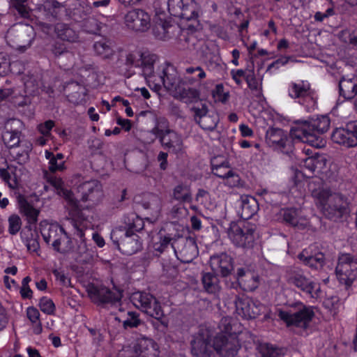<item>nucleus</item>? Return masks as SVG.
<instances>
[{"label":"nucleus","mask_w":357,"mask_h":357,"mask_svg":"<svg viewBox=\"0 0 357 357\" xmlns=\"http://www.w3.org/2000/svg\"><path fill=\"white\" fill-rule=\"evenodd\" d=\"M212 95L222 103L227 102L229 98V92H225L224 85L222 83L216 84L212 91Z\"/></svg>","instance_id":"nucleus-54"},{"label":"nucleus","mask_w":357,"mask_h":357,"mask_svg":"<svg viewBox=\"0 0 357 357\" xmlns=\"http://www.w3.org/2000/svg\"><path fill=\"white\" fill-rule=\"evenodd\" d=\"M142 53L131 52L126 56V65L129 67L139 68L142 65Z\"/></svg>","instance_id":"nucleus-59"},{"label":"nucleus","mask_w":357,"mask_h":357,"mask_svg":"<svg viewBox=\"0 0 357 357\" xmlns=\"http://www.w3.org/2000/svg\"><path fill=\"white\" fill-rule=\"evenodd\" d=\"M134 348L135 353L140 357H158L159 355L157 344L146 337L139 338Z\"/></svg>","instance_id":"nucleus-25"},{"label":"nucleus","mask_w":357,"mask_h":357,"mask_svg":"<svg viewBox=\"0 0 357 357\" xmlns=\"http://www.w3.org/2000/svg\"><path fill=\"white\" fill-rule=\"evenodd\" d=\"M55 126V122L53 120L49 119L43 123H40L37 126V130L42 135L47 137H52V130Z\"/></svg>","instance_id":"nucleus-52"},{"label":"nucleus","mask_w":357,"mask_h":357,"mask_svg":"<svg viewBox=\"0 0 357 357\" xmlns=\"http://www.w3.org/2000/svg\"><path fill=\"white\" fill-rule=\"evenodd\" d=\"M175 29H178V32H181L179 39L185 40L187 48H195L198 40L196 36V28L194 25L189 24L186 29H181L174 26L170 20L162 18L160 15L155 16L152 33L156 39L166 40L171 38L175 35Z\"/></svg>","instance_id":"nucleus-4"},{"label":"nucleus","mask_w":357,"mask_h":357,"mask_svg":"<svg viewBox=\"0 0 357 357\" xmlns=\"http://www.w3.org/2000/svg\"><path fill=\"white\" fill-rule=\"evenodd\" d=\"M248 68L243 69H232L230 71V75L232 79L238 86H241L243 81H245V76L248 75Z\"/></svg>","instance_id":"nucleus-57"},{"label":"nucleus","mask_w":357,"mask_h":357,"mask_svg":"<svg viewBox=\"0 0 357 357\" xmlns=\"http://www.w3.org/2000/svg\"><path fill=\"white\" fill-rule=\"evenodd\" d=\"M331 140L347 148L357 146V123L350 121L344 127L335 128L332 132Z\"/></svg>","instance_id":"nucleus-18"},{"label":"nucleus","mask_w":357,"mask_h":357,"mask_svg":"<svg viewBox=\"0 0 357 357\" xmlns=\"http://www.w3.org/2000/svg\"><path fill=\"white\" fill-rule=\"evenodd\" d=\"M312 195L317 208L330 220L336 222L349 213L347 197L331 187L314 190Z\"/></svg>","instance_id":"nucleus-1"},{"label":"nucleus","mask_w":357,"mask_h":357,"mask_svg":"<svg viewBox=\"0 0 357 357\" xmlns=\"http://www.w3.org/2000/svg\"><path fill=\"white\" fill-rule=\"evenodd\" d=\"M68 203V215L73 221V223H82L86 220L83 210L79 204V200L74 197V194L70 197V199H66Z\"/></svg>","instance_id":"nucleus-32"},{"label":"nucleus","mask_w":357,"mask_h":357,"mask_svg":"<svg viewBox=\"0 0 357 357\" xmlns=\"http://www.w3.org/2000/svg\"><path fill=\"white\" fill-rule=\"evenodd\" d=\"M213 344L214 352L221 357H234L241 348L236 334H217L213 338Z\"/></svg>","instance_id":"nucleus-17"},{"label":"nucleus","mask_w":357,"mask_h":357,"mask_svg":"<svg viewBox=\"0 0 357 357\" xmlns=\"http://www.w3.org/2000/svg\"><path fill=\"white\" fill-rule=\"evenodd\" d=\"M20 135L21 132L17 130L6 131L3 135V139L6 146L11 149L19 145Z\"/></svg>","instance_id":"nucleus-44"},{"label":"nucleus","mask_w":357,"mask_h":357,"mask_svg":"<svg viewBox=\"0 0 357 357\" xmlns=\"http://www.w3.org/2000/svg\"><path fill=\"white\" fill-rule=\"evenodd\" d=\"M160 241L156 242L153 245V248L155 251L162 253L165 250L171 247V244L172 241L175 239L169 236H162L161 234V230L160 231Z\"/></svg>","instance_id":"nucleus-49"},{"label":"nucleus","mask_w":357,"mask_h":357,"mask_svg":"<svg viewBox=\"0 0 357 357\" xmlns=\"http://www.w3.org/2000/svg\"><path fill=\"white\" fill-rule=\"evenodd\" d=\"M68 87L73 91L68 95V100L74 105H84L86 102L88 90L77 82L70 84Z\"/></svg>","instance_id":"nucleus-33"},{"label":"nucleus","mask_w":357,"mask_h":357,"mask_svg":"<svg viewBox=\"0 0 357 357\" xmlns=\"http://www.w3.org/2000/svg\"><path fill=\"white\" fill-rule=\"evenodd\" d=\"M180 97L187 104L197 102L200 99V93L195 88L183 89L180 92Z\"/></svg>","instance_id":"nucleus-42"},{"label":"nucleus","mask_w":357,"mask_h":357,"mask_svg":"<svg viewBox=\"0 0 357 357\" xmlns=\"http://www.w3.org/2000/svg\"><path fill=\"white\" fill-rule=\"evenodd\" d=\"M157 138L159 139L163 149L168 151H177L181 149L183 140L181 137L174 130L165 132Z\"/></svg>","instance_id":"nucleus-27"},{"label":"nucleus","mask_w":357,"mask_h":357,"mask_svg":"<svg viewBox=\"0 0 357 357\" xmlns=\"http://www.w3.org/2000/svg\"><path fill=\"white\" fill-rule=\"evenodd\" d=\"M339 93L344 99L350 100L357 95V77L351 78L342 77L339 82Z\"/></svg>","instance_id":"nucleus-28"},{"label":"nucleus","mask_w":357,"mask_h":357,"mask_svg":"<svg viewBox=\"0 0 357 357\" xmlns=\"http://www.w3.org/2000/svg\"><path fill=\"white\" fill-rule=\"evenodd\" d=\"M142 321L139 319V314L135 312H128V318L123 322V326L125 329L128 328H136L139 326Z\"/></svg>","instance_id":"nucleus-56"},{"label":"nucleus","mask_w":357,"mask_h":357,"mask_svg":"<svg viewBox=\"0 0 357 357\" xmlns=\"http://www.w3.org/2000/svg\"><path fill=\"white\" fill-rule=\"evenodd\" d=\"M152 82L156 90L164 86L167 91H176L179 82L176 68L169 63L158 66Z\"/></svg>","instance_id":"nucleus-12"},{"label":"nucleus","mask_w":357,"mask_h":357,"mask_svg":"<svg viewBox=\"0 0 357 357\" xmlns=\"http://www.w3.org/2000/svg\"><path fill=\"white\" fill-rule=\"evenodd\" d=\"M298 258L303 261V263L314 269H319L321 268L325 261V257L323 253L319 252L314 256L308 254L307 250H303L298 255Z\"/></svg>","instance_id":"nucleus-35"},{"label":"nucleus","mask_w":357,"mask_h":357,"mask_svg":"<svg viewBox=\"0 0 357 357\" xmlns=\"http://www.w3.org/2000/svg\"><path fill=\"white\" fill-rule=\"evenodd\" d=\"M258 210L259 204L257 199L252 196L245 197L242 199L240 217L244 220H248L257 214Z\"/></svg>","instance_id":"nucleus-29"},{"label":"nucleus","mask_w":357,"mask_h":357,"mask_svg":"<svg viewBox=\"0 0 357 357\" xmlns=\"http://www.w3.org/2000/svg\"><path fill=\"white\" fill-rule=\"evenodd\" d=\"M340 39L353 46H357V29H345L340 33Z\"/></svg>","instance_id":"nucleus-51"},{"label":"nucleus","mask_w":357,"mask_h":357,"mask_svg":"<svg viewBox=\"0 0 357 357\" xmlns=\"http://www.w3.org/2000/svg\"><path fill=\"white\" fill-rule=\"evenodd\" d=\"M20 212L26 217L27 223H37L40 211L33 207L30 203L24 201L20 204Z\"/></svg>","instance_id":"nucleus-40"},{"label":"nucleus","mask_w":357,"mask_h":357,"mask_svg":"<svg viewBox=\"0 0 357 357\" xmlns=\"http://www.w3.org/2000/svg\"><path fill=\"white\" fill-rule=\"evenodd\" d=\"M232 319L229 317H222L219 323V328L220 333L219 334H223L229 335L230 334H236L235 332L232 331L231 325Z\"/></svg>","instance_id":"nucleus-58"},{"label":"nucleus","mask_w":357,"mask_h":357,"mask_svg":"<svg viewBox=\"0 0 357 357\" xmlns=\"http://www.w3.org/2000/svg\"><path fill=\"white\" fill-rule=\"evenodd\" d=\"M93 50L96 54L103 59H109L115 52L114 43L107 38H101L93 44Z\"/></svg>","instance_id":"nucleus-31"},{"label":"nucleus","mask_w":357,"mask_h":357,"mask_svg":"<svg viewBox=\"0 0 357 357\" xmlns=\"http://www.w3.org/2000/svg\"><path fill=\"white\" fill-rule=\"evenodd\" d=\"M172 129L169 128V123L167 118L160 116L156 119L155 126L152 129V133L157 137Z\"/></svg>","instance_id":"nucleus-46"},{"label":"nucleus","mask_w":357,"mask_h":357,"mask_svg":"<svg viewBox=\"0 0 357 357\" xmlns=\"http://www.w3.org/2000/svg\"><path fill=\"white\" fill-rule=\"evenodd\" d=\"M77 192L80 194V199L82 202L91 201L93 204L98 202L103 195L102 185L97 180L80 183L77 186Z\"/></svg>","instance_id":"nucleus-22"},{"label":"nucleus","mask_w":357,"mask_h":357,"mask_svg":"<svg viewBox=\"0 0 357 357\" xmlns=\"http://www.w3.org/2000/svg\"><path fill=\"white\" fill-rule=\"evenodd\" d=\"M288 61L289 57L282 56L276 59L275 61H273L271 64H269L267 70L273 72V69L278 70L281 66H284V65H286L288 63Z\"/></svg>","instance_id":"nucleus-63"},{"label":"nucleus","mask_w":357,"mask_h":357,"mask_svg":"<svg viewBox=\"0 0 357 357\" xmlns=\"http://www.w3.org/2000/svg\"><path fill=\"white\" fill-rule=\"evenodd\" d=\"M206 77L204 69L200 66H190L185 68L184 78L190 84H199Z\"/></svg>","instance_id":"nucleus-37"},{"label":"nucleus","mask_w":357,"mask_h":357,"mask_svg":"<svg viewBox=\"0 0 357 357\" xmlns=\"http://www.w3.org/2000/svg\"><path fill=\"white\" fill-rule=\"evenodd\" d=\"M174 198L182 202L190 203L192 200L190 189L185 185H177L173 192Z\"/></svg>","instance_id":"nucleus-43"},{"label":"nucleus","mask_w":357,"mask_h":357,"mask_svg":"<svg viewBox=\"0 0 357 357\" xmlns=\"http://www.w3.org/2000/svg\"><path fill=\"white\" fill-rule=\"evenodd\" d=\"M237 281L241 288L245 291H253L259 284V275L246 268L237 270Z\"/></svg>","instance_id":"nucleus-23"},{"label":"nucleus","mask_w":357,"mask_h":357,"mask_svg":"<svg viewBox=\"0 0 357 357\" xmlns=\"http://www.w3.org/2000/svg\"><path fill=\"white\" fill-rule=\"evenodd\" d=\"M202 282L204 290L213 295H218L220 290V280L217 275L211 273L202 274Z\"/></svg>","instance_id":"nucleus-34"},{"label":"nucleus","mask_w":357,"mask_h":357,"mask_svg":"<svg viewBox=\"0 0 357 357\" xmlns=\"http://www.w3.org/2000/svg\"><path fill=\"white\" fill-rule=\"evenodd\" d=\"M43 6L46 12L47 18L52 17L54 20L58 18L59 10L61 8V3L59 1L52 0V1L45 3Z\"/></svg>","instance_id":"nucleus-47"},{"label":"nucleus","mask_w":357,"mask_h":357,"mask_svg":"<svg viewBox=\"0 0 357 357\" xmlns=\"http://www.w3.org/2000/svg\"><path fill=\"white\" fill-rule=\"evenodd\" d=\"M234 303L238 314L246 319H255L261 314L263 307L258 301L249 297L236 296Z\"/></svg>","instance_id":"nucleus-21"},{"label":"nucleus","mask_w":357,"mask_h":357,"mask_svg":"<svg viewBox=\"0 0 357 357\" xmlns=\"http://www.w3.org/2000/svg\"><path fill=\"white\" fill-rule=\"evenodd\" d=\"M326 160L324 155L315 154L306 158L303 161L301 170H296L294 175L295 183L297 185L301 177L311 178L315 173H319L326 166Z\"/></svg>","instance_id":"nucleus-19"},{"label":"nucleus","mask_w":357,"mask_h":357,"mask_svg":"<svg viewBox=\"0 0 357 357\" xmlns=\"http://www.w3.org/2000/svg\"><path fill=\"white\" fill-rule=\"evenodd\" d=\"M88 294L95 304L101 307H106L108 305H114L119 303L122 298L120 291H112L104 286L91 285L89 287Z\"/></svg>","instance_id":"nucleus-16"},{"label":"nucleus","mask_w":357,"mask_h":357,"mask_svg":"<svg viewBox=\"0 0 357 357\" xmlns=\"http://www.w3.org/2000/svg\"><path fill=\"white\" fill-rule=\"evenodd\" d=\"M142 65L139 68L142 69L144 75L149 78L151 82L153 79V75L156 74L154 71V63L157 59V56L154 54L142 53Z\"/></svg>","instance_id":"nucleus-36"},{"label":"nucleus","mask_w":357,"mask_h":357,"mask_svg":"<svg viewBox=\"0 0 357 357\" xmlns=\"http://www.w3.org/2000/svg\"><path fill=\"white\" fill-rule=\"evenodd\" d=\"M144 225H126L113 229L111 239L123 255H132L141 250L142 243L138 234L143 232Z\"/></svg>","instance_id":"nucleus-3"},{"label":"nucleus","mask_w":357,"mask_h":357,"mask_svg":"<svg viewBox=\"0 0 357 357\" xmlns=\"http://www.w3.org/2000/svg\"><path fill=\"white\" fill-rule=\"evenodd\" d=\"M197 123L203 130H213L217 126L218 120L215 117L208 114L207 115H204Z\"/></svg>","instance_id":"nucleus-48"},{"label":"nucleus","mask_w":357,"mask_h":357,"mask_svg":"<svg viewBox=\"0 0 357 357\" xmlns=\"http://www.w3.org/2000/svg\"><path fill=\"white\" fill-rule=\"evenodd\" d=\"M36 225H26L21 231V237L25 242L27 250L30 252H36L39 248V236L36 231Z\"/></svg>","instance_id":"nucleus-26"},{"label":"nucleus","mask_w":357,"mask_h":357,"mask_svg":"<svg viewBox=\"0 0 357 357\" xmlns=\"http://www.w3.org/2000/svg\"><path fill=\"white\" fill-rule=\"evenodd\" d=\"M245 82L251 91H257L259 89V82L253 68L248 70V75L245 76Z\"/></svg>","instance_id":"nucleus-61"},{"label":"nucleus","mask_w":357,"mask_h":357,"mask_svg":"<svg viewBox=\"0 0 357 357\" xmlns=\"http://www.w3.org/2000/svg\"><path fill=\"white\" fill-rule=\"evenodd\" d=\"M50 184L55 188L56 194L65 199H70V197L73 194L72 190L64 187V183L61 178H52L50 181Z\"/></svg>","instance_id":"nucleus-45"},{"label":"nucleus","mask_w":357,"mask_h":357,"mask_svg":"<svg viewBox=\"0 0 357 357\" xmlns=\"http://www.w3.org/2000/svg\"><path fill=\"white\" fill-rule=\"evenodd\" d=\"M289 96L296 100L306 112H310L318 107V94L307 81L291 82L288 87Z\"/></svg>","instance_id":"nucleus-6"},{"label":"nucleus","mask_w":357,"mask_h":357,"mask_svg":"<svg viewBox=\"0 0 357 357\" xmlns=\"http://www.w3.org/2000/svg\"><path fill=\"white\" fill-rule=\"evenodd\" d=\"M211 341V331L205 327H200L190 341L192 354L195 357H214V344H212Z\"/></svg>","instance_id":"nucleus-11"},{"label":"nucleus","mask_w":357,"mask_h":357,"mask_svg":"<svg viewBox=\"0 0 357 357\" xmlns=\"http://www.w3.org/2000/svg\"><path fill=\"white\" fill-rule=\"evenodd\" d=\"M301 214V210L296 207H285L280 210L279 218L282 219L284 223H298V218Z\"/></svg>","instance_id":"nucleus-39"},{"label":"nucleus","mask_w":357,"mask_h":357,"mask_svg":"<svg viewBox=\"0 0 357 357\" xmlns=\"http://www.w3.org/2000/svg\"><path fill=\"white\" fill-rule=\"evenodd\" d=\"M49 170L51 172H56L57 171H61L64 169V162H58V160H56V158L55 156L54 158H50V161H49Z\"/></svg>","instance_id":"nucleus-64"},{"label":"nucleus","mask_w":357,"mask_h":357,"mask_svg":"<svg viewBox=\"0 0 357 357\" xmlns=\"http://www.w3.org/2000/svg\"><path fill=\"white\" fill-rule=\"evenodd\" d=\"M26 315L28 319L33 324V333L37 335L41 333L43 328L40 321L39 311L34 307H29L26 309Z\"/></svg>","instance_id":"nucleus-41"},{"label":"nucleus","mask_w":357,"mask_h":357,"mask_svg":"<svg viewBox=\"0 0 357 357\" xmlns=\"http://www.w3.org/2000/svg\"><path fill=\"white\" fill-rule=\"evenodd\" d=\"M335 274L340 283L347 288L357 280V257L349 253H340L335 267Z\"/></svg>","instance_id":"nucleus-8"},{"label":"nucleus","mask_w":357,"mask_h":357,"mask_svg":"<svg viewBox=\"0 0 357 357\" xmlns=\"http://www.w3.org/2000/svg\"><path fill=\"white\" fill-rule=\"evenodd\" d=\"M39 307L40 310L49 315H53L55 313L56 307L51 298L43 296L40 299Z\"/></svg>","instance_id":"nucleus-50"},{"label":"nucleus","mask_w":357,"mask_h":357,"mask_svg":"<svg viewBox=\"0 0 357 357\" xmlns=\"http://www.w3.org/2000/svg\"><path fill=\"white\" fill-rule=\"evenodd\" d=\"M258 195L261 196L265 202L271 205H277L280 203L278 197L280 196V194L278 192H270L266 189H262L258 192Z\"/></svg>","instance_id":"nucleus-53"},{"label":"nucleus","mask_w":357,"mask_h":357,"mask_svg":"<svg viewBox=\"0 0 357 357\" xmlns=\"http://www.w3.org/2000/svg\"><path fill=\"white\" fill-rule=\"evenodd\" d=\"M210 266L214 272L220 273L222 277L228 276L234 269L231 257L225 253L211 257Z\"/></svg>","instance_id":"nucleus-24"},{"label":"nucleus","mask_w":357,"mask_h":357,"mask_svg":"<svg viewBox=\"0 0 357 357\" xmlns=\"http://www.w3.org/2000/svg\"><path fill=\"white\" fill-rule=\"evenodd\" d=\"M287 281L311 298L319 296L320 287L317 288V284L298 267L290 268L287 271Z\"/></svg>","instance_id":"nucleus-9"},{"label":"nucleus","mask_w":357,"mask_h":357,"mask_svg":"<svg viewBox=\"0 0 357 357\" xmlns=\"http://www.w3.org/2000/svg\"><path fill=\"white\" fill-rule=\"evenodd\" d=\"M223 168L224 167L222 165L213 166V174L219 178H223V184L225 185L229 186V188L240 186L241 178L239 175L234 173L232 170H227L226 173L220 174L219 171Z\"/></svg>","instance_id":"nucleus-30"},{"label":"nucleus","mask_w":357,"mask_h":357,"mask_svg":"<svg viewBox=\"0 0 357 357\" xmlns=\"http://www.w3.org/2000/svg\"><path fill=\"white\" fill-rule=\"evenodd\" d=\"M331 126V119L328 115H321L307 120L295 121L291 126V134L299 142L308 144L315 148L324 147L326 140L322 135L326 132Z\"/></svg>","instance_id":"nucleus-2"},{"label":"nucleus","mask_w":357,"mask_h":357,"mask_svg":"<svg viewBox=\"0 0 357 357\" xmlns=\"http://www.w3.org/2000/svg\"><path fill=\"white\" fill-rule=\"evenodd\" d=\"M298 139L291 134V128L289 132L278 128H269L266 132V142L267 145L275 151L289 155L294 151V141Z\"/></svg>","instance_id":"nucleus-7"},{"label":"nucleus","mask_w":357,"mask_h":357,"mask_svg":"<svg viewBox=\"0 0 357 357\" xmlns=\"http://www.w3.org/2000/svg\"><path fill=\"white\" fill-rule=\"evenodd\" d=\"M168 11L171 15L190 21L198 17L197 4L195 0H168Z\"/></svg>","instance_id":"nucleus-15"},{"label":"nucleus","mask_w":357,"mask_h":357,"mask_svg":"<svg viewBox=\"0 0 357 357\" xmlns=\"http://www.w3.org/2000/svg\"><path fill=\"white\" fill-rule=\"evenodd\" d=\"M125 22L128 29L135 31L144 32L150 27L151 17L144 10L134 9L126 15Z\"/></svg>","instance_id":"nucleus-20"},{"label":"nucleus","mask_w":357,"mask_h":357,"mask_svg":"<svg viewBox=\"0 0 357 357\" xmlns=\"http://www.w3.org/2000/svg\"><path fill=\"white\" fill-rule=\"evenodd\" d=\"M299 305L300 307L298 311L295 312L280 310L278 312V317L288 327L295 326L303 329H307L315 314L312 307L306 306L302 303Z\"/></svg>","instance_id":"nucleus-10"},{"label":"nucleus","mask_w":357,"mask_h":357,"mask_svg":"<svg viewBox=\"0 0 357 357\" xmlns=\"http://www.w3.org/2000/svg\"><path fill=\"white\" fill-rule=\"evenodd\" d=\"M255 229L251 225H229L227 234L236 247L250 248L255 241Z\"/></svg>","instance_id":"nucleus-13"},{"label":"nucleus","mask_w":357,"mask_h":357,"mask_svg":"<svg viewBox=\"0 0 357 357\" xmlns=\"http://www.w3.org/2000/svg\"><path fill=\"white\" fill-rule=\"evenodd\" d=\"M171 248L177 258L183 263H190L198 255L195 236L178 237L172 241Z\"/></svg>","instance_id":"nucleus-14"},{"label":"nucleus","mask_w":357,"mask_h":357,"mask_svg":"<svg viewBox=\"0 0 357 357\" xmlns=\"http://www.w3.org/2000/svg\"><path fill=\"white\" fill-rule=\"evenodd\" d=\"M56 31L58 37L62 40L73 43L78 38L77 33L66 24H57Z\"/></svg>","instance_id":"nucleus-38"},{"label":"nucleus","mask_w":357,"mask_h":357,"mask_svg":"<svg viewBox=\"0 0 357 357\" xmlns=\"http://www.w3.org/2000/svg\"><path fill=\"white\" fill-rule=\"evenodd\" d=\"M50 52L55 59H58L68 53L66 45L63 42L59 41H56L52 45Z\"/></svg>","instance_id":"nucleus-60"},{"label":"nucleus","mask_w":357,"mask_h":357,"mask_svg":"<svg viewBox=\"0 0 357 357\" xmlns=\"http://www.w3.org/2000/svg\"><path fill=\"white\" fill-rule=\"evenodd\" d=\"M27 0H14L13 6L19 13V15L24 17L28 18L29 17V10L26 6L24 4Z\"/></svg>","instance_id":"nucleus-62"},{"label":"nucleus","mask_w":357,"mask_h":357,"mask_svg":"<svg viewBox=\"0 0 357 357\" xmlns=\"http://www.w3.org/2000/svg\"><path fill=\"white\" fill-rule=\"evenodd\" d=\"M133 304L156 321L153 323L154 327L160 331H165L168 321L164 317V312L158 300L151 294L142 291L135 292L132 296Z\"/></svg>","instance_id":"nucleus-5"},{"label":"nucleus","mask_w":357,"mask_h":357,"mask_svg":"<svg viewBox=\"0 0 357 357\" xmlns=\"http://www.w3.org/2000/svg\"><path fill=\"white\" fill-rule=\"evenodd\" d=\"M76 252L79 257L82 258L79 259L82 261H87L93 257L84 240L81 241L79 244H78Z\"/></svg>","instance_id":"nucleus-55"}]
</instances>
